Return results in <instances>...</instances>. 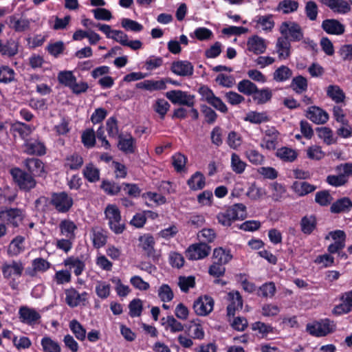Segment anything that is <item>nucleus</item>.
I'll return each mask as SVG.
<instances>
[{"mask_svg":"<svg viewBox=\"0 0 352 352\" xmlns=\"http://www.w3.org/2000/svg\"><path fill=\"white\" fill-rule=\"evenodd\" d=\"M218 222L223 226H230L234 221L246 218V207L243 204H236L217 216Z\"/></svg>","mask_w":352,"mask_h":352,"instance_id":"nucleus-1","label":"nucleus"},{"mask_svg":"<svg viewBox=\"0 0 352 352\" xmlns=\"http://www.w3.org/2000/svg\"><path fill=\"white\" fill-rule=\"evenodd\" d=\"M24 271V265L21 261H11L2 264L1 272L4 278L10 280V287H17L16 280L21 276Z\"/></svg>","mask_w":352,"mask_h":352,"instance_id":"nucleus-2","label":"nucleus"},{"mask_svg":"<svg viewBox=\"0 0 352 352\" xmlns=\"http://www.w3.org/2000/svg\"><path fill=\"white\" fill-rule=\"evenodd\" d=\"M104 214L111 231L116 234L122 233L125 226L122 221L120 211L116 205L109 204L104 210Z\"/></svg>","mask_w":352,"mask_h":352,"instance_id":"nucleus-3","label":"nucleus"},{"mask_svg":"<svg viewBox=\"0 0 352 352\" xmlns=\"http://www.w3.org/2000/svg\"><path fill=\"white\" fill-rule=\"evenodd\" d=\"M306 329L312 336L322 337L333 332L336 329V326L329 319H323L308 323Z\"/></svg>","mask_w":352,"mask_h":352,"instance_id":"nucleus-4","label":"nucleus"},{"mask_svg":"<svg viewBox=\"0 0 352 352\" xmlns=\"http://www.w3.org/2000/svg\"><path fill=\"white\" fill-rule=\"evenodd\" d=\"M10 174L13 180L16 183L20 189L28 191L36 186V181L34 177L19 168H13L10 170Z\"/></svg>","mask_w":352,"mask_h":352,"instance_id":"nucleus-5","label":"nucleus"},{"mask_svg":"<svg viewBox=\"0 0 352 352\" xmlns=\"http://www.w3.org/2000/svg\"><path fill=\"white\" fill-rule=\"evenodd\" d=\"M50 204L60 213L68 212L73 206V199L66 192H60L52 195Z\"/></svg>","mask_w":352,"mask_h":352,"instance_id":"nucleus-6","label":"nucleus"},{"mask_svg":"<svg viewBox=\"0 0 352 352\" xmlns=\"http://www.w3.org/2000/svg\"><path fill=\"white\" fill-rule=\"evenodd\" d=\"M283 38H289L292 41H300L303 38V33L298 24L293 21L283 22L279 28Z\"/></svg>","mask_w":352,"mask_h":352,"instance_id":"nucleus-7","label":"nucleus"},{"mask_svg":"<svg viewBox=\"0 0 352 352\" xmlns=\"http://www.w3.org/2000/svg\"><path fill=\"white\" fill-rule=\"evenodd\" d=\"M24 216L23 211L19 208H9L0 211V221L13 227H18Z\"/></svg>","mask_w":352,"mask_h":352,"instance_id":"nucleus-8","label":"nucleus"},{"mask_svg":"<svg viewBox=\"0 0 352 352\" xmlns=\"http://www.w3.org/2000/svg\"><path fill=\"white\" fill-rule=\"evenodd\" d=\"M214 308V300L209 296L199 297L193 304V309L195 314L200 316H208Z\"/></svg>","mask_w":352,"mask_h":352,"instance_id":"nucleus-9","label":"nucleus"},{"mask_svg":"<svg viewBox=\"0 0 352 352\" xmlns=\"http://www.w3.org/2000/svg\"><path fill=\"white\" fill-rule=\"evenodd\" d=\"M65 302L70 307H76L81 304H85L87 300L88 294L86 292L79 293L74 287L65 290Z\"/></svg>","mask_w":352,"mask_h":352,"instance_id":"nucleus-10","label":"nucleus"},{"mask_svg":"<svg viewBox=\"0 0 352 352\" xmlns=\"http://www.w3.org/2000/svg\"><path fill=\"white\" fill-rule=\"evenodd\" d=\"M210 252V248L205 243H195L186 250V254L190 260H199L206 257Z\"/></svg>","mask_w":352,"mask_h":352,"instance_id":"nucleus-11","label":"nucleus"},{"mask_svg":"<svg viewBox=\"0 0 352 352\" xmlns=\"http://www.w3.org/2000/svg\"><path fill=\"white\" fill-rule=\"evenodd\" d=\"M166 98L173 104L192 107L194 105L193 96L181 90H173L166 93Z\"/></svg>","mask_w":352,"mask_h":352,"instance_id":"nucleus-12","label":"nucleus"},{"mask_svg":"<svg viewBox=\"0 0 352 352\" xmlns=\"http://www.w3.org/2000/svg\"><path fill=\"white\" fill-rule=\"evenodd\" d=\"M278 131L274 127H268L264 131V135L260 144L261 148L268 151L274 150L278 143Z\"/></svg>","mask_w":352,"mask_h":352,"instance_id":"nucleus-13","label":"nucleus"},{"mask_svg":"<svg viewBox=\"0 0 352 352\" xmlns=\"http://www.w3.org/2000/svg\"><path fill=\"white\" fill-rule=\"evenodd\" d=\"M251 24L260 32H270L274 27L275 23L272 14L258 15L252 20Z\"/></svg>","mask_w":352,"mask_h":352,"instance_id":"nucleus-14","label":"nucleus"},{"mask_svg":"<svg viewBox=\"0 0 352 352\" xmlns=\"http://www.w3.org/2000/svg\"><path fill=\"white\" fill-rule=\"evenodd\" d=\"M19 316L21 321L28 325L36 324L41 318L40 314L36 309L27 306L19 308Z\"/></svg>","mask_w":352,"mask_h":352,"instance_id":"nucleus-15","label":"nucleus"},{"mask_svg":"<svg viewBox=\"0 0 352 352\" xmlns=\"http://www.w3.org/2000/svg\"><path fill=\"white\" fill-rule=\"evenodd\" d=\"M226 300L228 301L227 312L228 316H234L236 311L242 309L243 299L238 291H232L227 294Z\"/></svg>","mask_w":352,"mask_h":352,"instance_id":"nucleus-16","label":"nucleus"},{"mask_svg":"<svg viewBox=\"0 0 352 352\" xmlns=\"http://www.w3.org/2000/svg\"><path fill=\"white\" fill-rule=\"evenodd\" d=\"M111 39L120 43L122 45L130 47L133 50H140L143 45L140 40H129L128 36L120 30H115Z\"/></svg>","mask_w":352,"mask_h":352,"instance_id":"nucleus-17","label":"nucleus"},{"mask_svg":"<svg viewBox=\"0 0 352 352\" xmlns=\"http://www.w3.org/2000/svg\"><path fill=\"white\" fill-rule=\"evenodd\" d=\"M247 49L249 52L254 54H261L264 53L267 49L266 41L258 35H254L248 38L247 41Z\"/></svg>","mask_w":352,"mask_h":352,"instance_id":"nucleus-18","label":"nucleus"},{"mask_svg":"<svg viewBox=\"0 0 352 352\" xmlns=\"http://www.w3.org/2000/svg\"><path fill=\"white\" fill-rule=\"evenodd\" d=\"M307 118L317 124H322L329 120L328 113L323 109L312 106L307 111Z\"/></svg>","mask_w":352,"mask_h":352,"instance_id":"nucleus-19","label":"nucleus"},{"mask_svg":"<svg viewBox=\"0 0 352 352\" xmlns=\"http://www.w3.org/2000/svg\"><path fill=\"white\" fill-rule=\"evenodd\" d=\"M341 300L342 303L336 305L333 309V313L336 315H342L352 311V290L344 293Z\"/></svg>","mask_w":352,"mask_h":352,"instance_id":"nucleus-20","label":"nucleus"},{"mask_svg":"<svg viewBox=\"0 0 352 352\" xmlns=\"http://www.w3.org/2000/svg\"><path fill=\"white\" fill-rule=\"evenodd\" d=\"M171 71L177 76H186L193 74V66L189 61L178 60L171 66Z\"/></svg>","mask_w":352,"mask_h":352,"instance_id":"nucleus-21","label":"nucleus"},{"mask_svg":"<svg viewBox=\"0 0 352 352\" xmlns=\"http://www.w3.org/2000/svg\"><path fill=\"white\" fill-rule=\"evenodd\" d=\"M9 27L16 32L27 31L30 27V20L26 18H19L15 15L10 16Z\"/></svg>","mask_w":352,"mask_h":352,"instance_id":"nucleus-22","label":"nucleus"},{"mask_svg":"<svg viewBox=\"0 0 352 352\" xmlns=\"http://www.w3.org/2000/svg\"><path fill=\"white\" fill-rule=\"evenodd\" d=\"M166 81L164 79L158 80H146L136 84L138 89H145L149 91L164 90L166 87Z\"/></svg>","mask_w":352,"mask_h":352,"instance_id":"nucleus-23","label":"nucleus"},{"mask_svg":"<svg viewBox=\"0 0 352 352\" xmlns=\"http://www.w3.org/2000/svg\"><path fill=\"white\" fill-rule=\"evenodd\" d=\"M24 151L28 154L42 155L45 153V146L36 140H28L24 143Z\"/></svg>","mask_w":352,"mask_h":352,"instance_id":"nucleus-24","label":"nucleus"},{"mask_svg":"<svg viewBox=\"0 0 352 352\" xmlns=\"http://www.w3.org/2000/svg\"><path fill=\"white\" fill-rule=\"evenodd\" d=\"M322 28L327 33L334 35L342 34L344 26L336 19H327L322 22Z\"/></svg>","mask_w":352,"mask_h":352,"instance_id":"nucleus-25","label":"nucleus"},{"mask_svg":"<svg viewBox=\"0 0 352 352\" xmlns=\"http://www.w3.org/2000/svg\"><path fill=\"white\" fill-rule=\"evenodd\" d=\"M139 242L140 247L146 252L148 256H154L155 242L153 236L148 234L140 236Z\"/></svg>","mask_w":352,"mask_h":352,"instance_id":"nucleus-26","label":"nucleus"},{"mask_svg":"<svg viewBox=\"0 0 352 352\" xmlns=\"http://www.w3.org/2000/svg\"><path fill=\"white\" fill-rule=\"evenodd\" d=\"M324 3L334 12L346 14L351 10L350 5L345 0H325Z\"/></svg>","mask_w":352,"mask_h":352,"instance_id":"nucleus-27","label":"nucleus"},{"mask_svg":"<svg viewBox=\"0 0 352 352\" xmlns=\"http://www.w3.org/2000/svg\"><path fill=\"white\" fill-rule=\"evenodd\" d=\"M95 292L101 300L108 298L111 293V285L106 280H99L96 282Z\"/></svg>","mask_w":352,"mask_h":352,"instance_id":"nucleus-28","label":"nucleus"},{"mask_svg":"<svg viewBox=\"0 0 352 352\" xmlns=\"http://www.w3.org/2000/svg\"><path fill=\"white\" fill-rule=\"evenodd\" d=\"M291 45L287 38L280 37L278 38L276 49L280 60H285L290 56Z\"/></svg>","mask_w":352,"mask_h":352,"instance_id":"nucleus-29","label":"nucleus"},{"mask_svg":"<svg viewBox=\"0 0 352 352\" xmlns=\"http://www.w3.org/2000/svg\"><path fill=\"white\" fill-rule=\"evenodd\" d=\"M63 264L69 271L74 269V273L77 276H80L85 268V264L82 261L72 256L66 258Z\"/></svg>","mask_w":352,"mask_h":352,"instance_id":"nucleus-30","label":"nucleus"},{"mask_svg":"<svg viewBox=\"0 0 352 352\" xmlns=\"http://www.w3.org/2000/svg\"><path fill=\"white\" fill-rule=\"evenodd\" d=\"M59 228L63 235L69 239H75V231L77 230V226L74 222L69 219H64L60 223Z\"/></svg>","mask_w":352,"mask_h":352,"instance_id":"nucleus-31","label":"nucleus"},{"mask_svg":"<svg viewBox=\"0 0 352 352\" xmlns=\"http://www.w3.org/2000/svg\"><path fill=\"white\" fill-rule=\"evenodd\" d=\"M292 188L299 196H304L314 191L316 187L307 182L296 181L293 183Z\"/></svg>","mask_w":352,"mask_h":352,"instance_id":"nucleus-32","label":"nucleus"},{"mask_svg":"<svg viewBox=\"0 0 352 352\" xmlns=\"http://www.w3.org/2000/svg\"><path fill=\"white\" fill-rule=\"evenodd\" d=\"M187 184L192 190H198L204 188L205 177L201 172H196L187 181Z\"/></svg>","mask_w":352,"mask_h":352,"instance_id":"nucleus-33","label":"nucleus"},{"mask_svg":"<svg viewBox=\"0 0 352 352\" xmlns=\"http://www.w3.org/2000/svg\"><path fill=\"white\" fill-rule=\"evenodd\" d=\"M24 249V238L18 236L10 242L8 249V254L11 256H17L23 252Z\"/></svg>","mask_w":352,"mask_h":352,"instance_id":"nucleus-34","label":"nucleus"},{"mask_svg":"<svg viewBox=\"0 0 352 352\" xmlns=\"http://www.w3.org/2000/svg\"><path fill=\"white\" fill-rule=\"evenodd\" d=\"M276 155L284 162H292L297 158L298 153L292 148L283 146L276 151Z\"/></svg>","mask_w":352,"mask_h":352,"instance_id":"nucleus-35","label":"nucleus"},{"mask_svg":"<svg viewBox=\"0 0 352 352\" xmlns=\"http://www.w3.org/2000/svg\"><path fill=\"white\" fill-rule=\"evenodd\" d=\"M213 258L217 263L225 265L231 261L232 255L230 250L218 248L214 250Z\"/></svg>","mask_w":352,"mask_h":352,"instance_id":"nucleus-36","label":"nucleus"},{"mask_svg":"<svg viewBox=\"0 0 352 352\" xmlns=\"http://www.w3.org/2000/svg\"><path fill=\"white\" fill-rule=\"evenodd\" d=\"M327 96L335 102H342L345 98V94L342 89L338 85H329L327 88Z\"/></svg>","mask_w":352,"mask_h":352,"instance_id":"nucleus-37","label":"nucleus"},{"mask_svg":"<svg viewBox=\"0 0 352 352\" xmlns=\"http://www.w3.org/2000/svg\"><path fill=\"white\" fill-rule=\"evenodd\" d=\"M293 75L292 70L287 66L281 65L278 67L273 74V78L276 82H285L288 80Z\"/></svg>","mask_w":352,"mask_h":352,"instance_id":"nucleus-38","label":"nucleus"},{"mask_svg":"<svg viewBox=\"0 0 352 352\" xmlns=\"http://www.w3.org/2000/svg\"><path fill=\"white\" fill-rule=\"evenodd\" d=\"M352 207V201L348 197H343L336 202L331 206V211L333 213H339L349 210Z\"/></svg>","mask_w":352,"mask_h":352,"instance_id":"nucleus-39","label":"nucleus"},{"mask_svg":"<svg viewBox=\"0 0 352 352\" xmlns=\"http://www.w3.org/2000/svg\"><path fill=\"white\" fill-rule=\"evenodd\" d=\"M135 139L131 136L121 137L118 142V148L126 153H133L135 148Z\"/></svg>","mask_w":352,"mask_h":352,"instance_id":"nucleus-40","label":"nucleus"},{"mask_svg":"<svg viewBox=\"0 0 352 352\" xmlns=\"http://www.w3.org/2000/svg\"><path fill=\"white\" fill-rule=\"evenodd\" d=\"M27 168L33 174L40 175L44 171L43 162L36 158L27 159L25 162Z\"/></svg>","mask_w":352,"mask_h":352,"instance_id":"nucleus-41","label":"nucleus"},{"mask_svg":"<svg viewBox=\"0 0 352 352\" xmlns=\"http://www.w3.org/2000/svg\"><path fill=\"white\" fill-rule=\"evenodd\" d=\"M230 164L232 170L236 174H242L247 166L246 162L243 161L240 156L235 153L231 155Z\"/></svg>","mask_w":352,"mask_h":352,"instance_id":"nucleus-42","label":"nucleus"},{"mask_svg":"<svg viewBox=\"0 0 352 352\" xmlns=\"http://www.w3.org/2000/svg\"><path fill=\"white\" fill-rule=\"evenodd\" d=\"M245 156L254 165H261L265 161V157L258 151L250 148L245 152Z\"/></svg>","mask_w":352,"mask_h":352,"instance_id":"nucleus-43","label":"nucleus"},{"mask_svg":"<svg viewBox=\"0 0 352 352\" xmlns=\"http://www.w3.org/2000/svg\"><path fill=\"white\" fill-rule=\"evenodd\" d=\"M41 344L43 352H60L61 350L58 343L47 336L41 339Z\"/></svg>","mask_w":352,"mask_h":352,"instance_id":"nucleus-44","label":"nucleus"},{"mask_svg":"<svg viewBox=\"0 0 352 352\" xmlns=\"http://www.w3.org/2000/svg\"><path fill=\"white\" fill-rule=\"evenodd\" d=\"M83 175L90 182H96L100 179V171L92 164H89L85 167Z\"/></svg>","mask_w":352,"mask_h":352,"instance_id":"nucleus-45","label":"nucleus"},{"mask_svg":"<svg viewBox=\"0 0 352 352\" xmlns=\"http://www.w3.org/2000/svg\"><path fill=\"white\" fill-rule=\"evenodd\" d=\"M237 89L239 92L247 96L252 95L257 91L256 85L249 80L240 81L237 85Z\"/></svg>","mask_w":352,"mask_h":352,"instance_id":"nucleus-46","label":"nucleus"},{"mask_svg":"<svg viewBox=\"0 0 352 352\" xmlns=\"http://www.w3.org/2000/svg\"><path fill=\"white\" fill-rule=\"evenodd\" d=\"M142 197L145 199L148 206L151 205V203L162 205L166 201L164 196L157 192H147L142 195Z\"/></svg>","mask_w":352,"mask_h":352,"instance_id":"nucleus-47","label":"nucleus"},{"mask_svg":"<svg viewBox=\"0 0 352 352\" xmlns=\"http://www.w3.org/2000/svg\"><path fill=\"white\" fill-rule=\"evenodd\" d=\"M91 239L94 248H100L107 243V235L100 229H93Z\"/></svg>","mask_w":352,"mask_h":352,"instance_id":"nucleus-48","label":"nucleus"},{"mask_svg":"<svg viewBox=\"0 0 352 352\" xmlns=\"http://www.w3.org/2000/svg\"><path fill=\"white\" fill-rule=\"evenodd\" d=\"M69 326L78 340L82 341L86 338V330L78 321L72 320L70 321Z\"/></svg>","mask_w":352,"mask_h":352,"instance_id":"nucleus-49","label":"nucleus"},{"mask_svg":"<svg viewBox=\"0 0 352 352\" xmlns=\"http://www.w3.org/2000/svg\"><path fill=\"white\" fill-rule=\"evenodd\" d=\"M300 226L302 232L309 234L316 228V218L314 216H305L301 219Z\"/></svg>","mask_w":352,"mask_h":352,"instance_id":"nucleus-50","label":"nucleus"},{"mask_svg":"<svg viewBox=\"0 0 352 352\" xmlns=\"http://www.w3.org/2000/svg\"><path fill=\"white\" fill-rule=\"evenodd\" d=\"M157 295L160 299L164 302L171 301L174 297L172 289L167 284H162L158 288Z\"/></svg>","mask_w":352,"mask_h":352,"instance_id":"nucleus-51","label":"nucleus"},{"mask_svg":"<svg viewBox=\"0 0 352 352\" xmlns=\"http://www.w3.org/2000/svg\"><path fill=\"white\" fill-rule=\"evenodd\" d=\"M82 164L83 160L82 157L74 153L66 158L65 166L71 170H76L80 168Z\"/></svg>","mask_w":352,"mask_h":352,"instance_id":"nucleus-52","label":"nucleus"},{"mask_svg":"<svg viewBox=\"0 0 352 352\" xmlns=\"http://www.w3.org/2000/svg\"><path fill=\"white\" fill-rule=\"evenodd\" d=\"M53 280L57 285H65L72 280V274L69 270H61L56 271Z\"/></svg>","mask_w":352,"mask_h":352,"instance_id":"nucleus-53","label":"nucleus"},{"mask_svg":"<svg viewBox=\"0 0 352 352\" xmlns=\"http://www.w3.org/2000/svg\"><path fill=\"white\" fill-rule=\"evenodd\" d=\"M12 128L17 131L23 139H25L34 130L33 126L20 122L13 124Z\"/></svg>","mask_w":352,"mask_h":352,"instance_id":"nucleus-54","label":"nucleus"},{"mask_svg":"<svg viewBox=\"0 0 352 352\" xmlns=\"http://www.w3.org/2000/svg\"><path fill=\"white\" fill-rule=\"evenodd\" d=\"M270 189L272 192V198L275 201L281 199L286 192L285 187L278 182L270 184Z\"/></svg>","mask_w":352,"mask_h":352,"instance_id":"nucleus-55","label":"nucleus"},{"mask_svg":"<svg viewBox=\"0 0 352 352\" xmlns=\"http://www.w3.org/2000/svg\"><path fill=\"white\" fill-rule=\"evenodd\" d=\"M18 52V43L14 41H8L6 45L1 41L0 53L8 56H13Z\"/></svg>","mask_w":352,"mask_h":352,"instance_id":"nucleus-56","label":"nucleus"},{"mask_svg":"<svg viewBox=\"0 0 352 352\" xmlns=\"http://www.w3.org/2000/svg\"><path fill=\"white\" fill-rule=\"evenodd\" d=\"M265 190L261 187L257 186L255 183L251 184L247 191V195L251 199L254 200L262 198L265 195Z\"/></svg>","mask_w":352,"mask_h":352,"instance_id":"nucleus-57","label":"nucleus"},{"mask_svg":"<svg viewBox=\"0 0 352 352\" xmlns=\"http://www.w3.org/2000/svg\"><path fill=\"white\" fill-rule=\"evenodd\" d=\"M291 87L296 93L300 94L307 90V81L303 76H298L293 78Z\"/></svg>","mask_w":352,"mask_h":352,"instance_id":"nucleus-58","label":"nucleus"},{"mask_svg":"<svg viewBox=\"0 0 352 352\" xmlns=\"http://www.w3.org/2000/svg\"><path fill=\"white\" fill-rule=\"evenodd\" d=\"M14 71L8 66L0 67V82L8 83L14 80Z\"/></svg>","mask_w":352,"mask_h":352,"instance_id":"nucleus-59","label":"nucleus"},{"mask_svg":"<svg viewBox=\"0 0 352 352\" xmlns=\"http://www.w3.org/2000/svg\"><path fill=\"white\" fill-rule=\"evenodd\" d=\"M129 315L131 317H138L141 315L143 309L142 301L139 298L133 299L129 305Z\"/></svg>","mask_w":352,"mask_h":352,"instance_id":"nucleus-60","label":"nucleus"},{"mask_svg":"<svg viewBox=\"0 0 352 352\" xmlns=\"http://www.w3.org/2000/svg\"><path fill=\"white\" fill-rule=\"evenodd\" d=\"M306 153L308 158L314 160H320L325 155L321 147L318 145L309 146L306 150Z\"/></svg>","mask_w":352,"mask_h":352,"instance_id":"nucleus-61","label":"nucleus"},{"mask_svg":"<svg viewBox=\"0 0 352 352\" xmlns=\"http://www.w3.org/2000/svg\"><path fill=\"white\" fill-rule=\"evenodd\" d=\"M172 164L177 172H182L185 169L187 157L180 153H176L172 157Z\"/></svg>","mask_w":352,"mask_h":352,"instance_id":"nucleus-62","label":"nucleus"},{"mask_svg":"<svg viewBox=\"0 0 352 352\" xmlns=\"http://www.w3.org/2000/svg\"><path fill=\"white\" fill-rule=\"evenodd\" d=\"M276 292V286L274 283L270 282L263 284L261 286L258 291V295L265 297L272 298Z\"/></svg>","mask_w":352,"mask_h":352,"instance_id":"nucleus-63","label":"nucleus"},{"mask_svg":"<svg viewBox=\"0 0 352 352\" xmlns=\"http://www.w3.org/2000/svg\"><path fill=\"white\" fill-rule=\"evenodd\" d=\"M242 142L243 140L239 133L235 131H231L228 133L227 143L231 148L238 149L242 144Z\"/></svg>","mask_w":352,"mask_h":352,"instance_id":"nucleus-64","label":"nucleus"}]
</instances>
